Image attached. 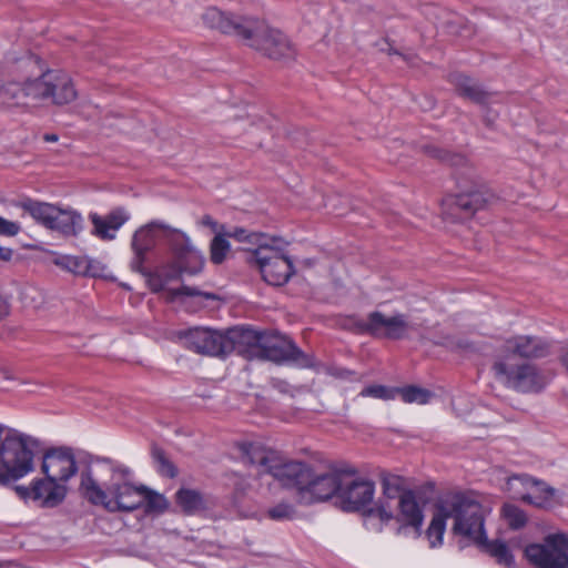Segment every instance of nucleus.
I'll return each mask as SVG.
<instances>
[{
  "label": "nucleus",
  "instance_id": "1",
  "mask_svg": "<svg viewBox=\"0 0 568 568\" xmlns=\"http://www.w3.org/2000/svg\"><path fill=\"white\" fill-rule=\"evenodd\" d=\"M244 459L260 474L272 475L282 486L294 488L298 503L310 505L333 496L338 498L343 475L335 471L315 474L312 466L300 460H285L275 452L248 444Z\"/></svg>",
  "mask_w": 568,
  "mask_h": 568
},
{
  "label": "nucleus",
  "instance_id": "2",
  "mask_svg": "<svg viewBox=\"0 0 568 568\" xmlns=\"http://www.w3.org/2000/svg\"><path fill=\"white\" fill-rule=\"evenodd\" d=\"M132 471L110 459H101L95 470L88 468L81 473L80 491L92 505L101 506L110 513H130L141 507V485L130 481Z\"/></svg>",
  "mask_w": 568,
  "mask_h": 568
},
{
  "label": "nucleus",
  "instance_id": "3",
  "mask_svg": "<svg viewBox=\"0 0 568 568\" xmlns=\"http://www.w3.org/2000/svg\"><path fill=\"white\" fill-rule=\"evenodd\" d=\"M489 513L480 500L468 493H448L436 504V511L426 531L432 548L443 544L446 519L454 520L452 530L455 535L470 542L484 540L485 517Z\"/></svg>",
  "mask_w": 568,
  "mask_h": 568
},
{
  "label": "nucleus",
  "instance_id": "4",
  "mask_svg": "<svg viewBox=\"0 0 568 568\" xmlns=\"http://www.w3.org/2000/svg\"><path fill=\"white\" fill-rule=\"evenodd\" d=\"M160 231L164 232L179 274L196 275L201 273L204 266L203 254L191 243L190 237L184 232L172 229L160 221H152L134 232L131 242L134 253L131 262L132 270L143 271L145 255L155 246Z\"/></svg>",
  "mask_w": 568,
  "mask_h": 568
},
{
  "label": "nucleus",
  "instance_id": "5",
  "mask_svg": "<svg viewBox=\"0 0 568 568\" xmlns=\"http://www.w3.org/2000/svg\"><path fill=\"white\" fill-rule=\"evenodd\" d=\"M41 452L39 439L0 424V463L11 474L27 476L34 470V457Z\"/></svg>",
  "mask_w": 568,
  "mask_h": 568
},
{
  "label": "nucleus",
  "instance_id": "6",
  "mask_svg": "<svg viewBox=\"0 0 568 568\" xmlns=\"http://www.w3.org/2000/svg\"><path fill=\"white\" fill-rule=\"evenodd\" d=\"M493 371L496 378L506 387L521 393L539 392L547 384L546 377L536 365L513 361L511 356H497Z\"/></svg>",
  "mask_w": 568,
  "mask_h": 568
},
{
  "label": "nucleus",
  "instance_id": "7",
  "mask_svg": "<svg viewBox=\"0 0 568 568\" xmlns=\"http://www.w3.org/2000/svg\"><path fill=\"white\" fill-rule=\"evenodd\" d=\"M257 359H266L277 364L293 363L301 368H311L316 365L312 354L300 349L288 337L277 333L265 332Z\"/></svg>",
  "mask_w": 568,
  "mask_h": 568
},
{
  "label": "nucleus",
  "instance_id": "8",
  "mask_svg": "<svg viewBox=\"0 0 568 568\" xmlns=\"http://www.w3.org/2000/svg\"><path fill=\"white\" fill-rule=\"evenodd\" d=\"M525 556L537 568H568V534L547 535L542 542L528 545Z\"/></svg>",
  "mask_w": 568,
  "mask_h": 568
},
{
  "label": "nucleus",
  "instance_id": "9",
  "mask_svg": "<svg viewBox=\"0 0 568 568\" xmlns=\"http://www.w3.org/2000/svg\"><path fill=\"white\" fill-rule=\"evenodd\" d=\"M245 250L253 252L262 277L270 285H284L294 274L292 261L280 248L266 243L260 244L256 248L246 247Z\"/></svg>",
  "mask_w": 568,
  "mask_h": 568
},
{
  "label": "nucleus",
  "instance_id": "10",
  "mask_svg": "<svg viewBox=\"0 0 568 568\" xmlns=\"http://www.w3.org/2000/svg\"><path fill=\"white\" fill-rule=\"evenodd\" d=\"M251 39L244 41L253 49L273 60H290L295 50L288 39L278 30L270 28L264 21L254 19Z\"/></svg>",
  "mask_w": 568,
  "mask_h": 568
},
{
  "label": "nucleus",
  "instance_id": "11",
  "mask_svg": "<svg viewBox=\"0 0 568 568\" xmlns=\"http://www.w3.org/2000/svg\"><path fill=\"white\" fill-rule=\"evenodd\" d=\"M506 490L525 503L539 508H550L556 500L557 490L527 475H516L507 479Z\"/></svg>",
  "mask_w": 568,
  "mask_h": 568
},
{
  "label": "nucleus",
  "instance_id": "12",
  "mask_svg": "<svg viewBox=\"0 0 568 568\" xmlns=\"http://www.w3.org/2000/svg\"><path fill=\"white\" fill-rule=\"evenodd\" d=\"M183 345L202 355L225 357L230 344L226 341V331L211 329L207 327H193L179 333Z\"/></svg>",
  "mask_w": 568,
  "mask_h": 568
},
{
  "label": "nucleus",
  "instance_id": "13",
  "mask_svg": "<svg viewBox=\"0 0 568 568\" xmlns=\"http://www.w3.org/2000/svg\"><path fill=\"white\" fill-rule=\"evenodd\" d=\"M363 328L377 337L403 339L407 337L409 331L416 329V325L408 322L404 314L396 313L386 316L382 312L375 311L368 314L367 320L363 323Z\"/></svg>",
  "mask_w": 568,
  "mask_h": 568
},
{
  "label": "nucleus",
  "instance_id": "14",
  "mask_svg": "<svg viewBox=\"0 0 568 568\" xmlns=\"http://www.w3.org/2000/svg\"><path fill=\"white\" fill-rule=\"evenodd\" d=\"M203 22L211 29L244 39H251L254 28V18L225 13L217 8H209L202 16Z\"/></svg>",
  "mask_w": 568,
  "mask_h": 568
},
{
  "label": "nucleus",
  "instance_id": "15",
  "mask_svg": "<svg viewBox=\"0 0 568 568\" xmlns=\"http://www.w3.org/2000/svg\"><path fill=\"white\" fill-rule=\"evenodd\" d=\"M374 494L375 486L373 481L343 476L338 501L343 510L357 511L372 504Z\"/></svg>",
  "mask_w": 568,
  "mask_h": 568
},
{
  "label": "nucleus",
  "instance_id": "16",
  "mask_svg": "<svg viewBox=\"0 0 568 568\" xmlns=\"http://www.w3.org/2000/svg\"><path fill=\"white\" fill-rule=\"evenodd\" d=\"M42 473L58 483H65L78 471L71 448L60 447L47 450L42 456Z\"/></svg>",
  "mask_w": 568,
  "mask_h": 568
},
{
  "label": "nucleus",
  "instance_id": "17",
  "mask_svg": "<svg viewBox=\"0 0 568 568\" xmlns=\"http://www.w3.org/2000/svg\"><path fill=\"white\" fill-rule=\"evenodd\" d=\"M265 332L256 331L251 327L235 326L226 329V343L230 348L226 349V356L233 352L239 355L253 359L261 354L262 339Z\"/></svg>",
  "mask_w": 568,
  "mask_h": 568
},
{
  "label": "nucleus",
  "instance_id": "18",
  "mask_svg": "<svg viewBox=\"0 0 568 568\" xmlns=\"http://www.w3.org/2000/svg\"><path fill=\"white\" fill-rule=\"evenodd\" d=\"M550 344L537 336L518 335L508 338L497 356H511L513 361L519 358H540L549 354Z\"/></svg>",
  "mask_w": 568,
  "mask_h": 568
},
{
  "label": "nucleus",
  "instance_id": "19",
  "mask_svg": "<svg viewBox=\"0 0 568 568\" xmlns=\"http://www.w3.org/2000/svg\"><path fill=\"white\" fill-rule=\"evenodd\" d=\"M89 219L93 225L91 234L103 240L112 241L122 225L129 221L130 214L123 207H115L106 215L90 213Z\"/></svg>",
  "mask_w": 568,
  "mask_h": 568
},
{
  "label": "nucleus",
  "instance_id": "20",
  "mask_svg": "<svg viewBox=\"0 0 568 568\" xmlns=\"http://www.w3.org/2000/svg\"><path fill=\"white\" fill-rule=\"evenodd\" d=\"M32 484L33 500L39 501L42 507L52 508L60 505L68 493L64 484L58 483L48 476L42 479H34Z\"/></svg>",
  "mask_w": 568,
  "mask_h": 568
},
{
  "label": "nucleus",
  "instance_id": "21",
  "mask_svg": "<svg viewBox=\"0 0 568 568\" xmlns=\"http://www.w3.org/2000/svg\"><path fill=\"white\" fill-rule=\"evenodd\" d=\"M398 520L419 531L424 523L423 507L417 501L415 491L402 493L398 499Z\"/></svg>",
  "mask_w": 568,
  "mask_h": 568
},
{
  "label": "nucleus",
  "instance_id": "22",
  "mask_svg": "<svg viewBox=\"0 0 568 568\" xmlns=\"http://www.w3.org/2000/svg\"><path fill=\"white\" fill-rule=\"evenodd\" d=\"M52 223L49 229L65 236H77L83 230V219L72 209L54 207Z\"/></svg>",
  "mask_w": 568,
  "mask_h": 568
},
{
  "label": "nucleus",
  "instance_id": "23",
  "mask_svg": "<svg viewBox=\"0 0 568 568\" xmlns=\"http://www.w3.org/2000/svg\"><path fill=\"white\" fill-rule=\"evenodd\" d=\"M52 263L74 275L97 276L100 273V263L87 256L55 255Z\"/></svg>",
  "mask_w": 568,
  "mask_h": 568
},
{
  "label": "nucleus",
  "instance_id": "24",
  "mask_svg": "<svg viewBox=\"0 0 568 568\" xmlns=\"http://www.w3.org/2000/svg\"><path fill=\"white\" fill-rule=\"evenodd\" d=\"M51 82L54 88L50 90L48 100L57 105H64L74 101L78 92L74 88L73 81L69 74L61 70H52Z\"/></svg>",
  "mask_w": 568,
  "mask_h": 568
},
{
  "label": "nucleus",
  "instance_id": "25",
  "mask_svg": "<svg viewBox=\"0 0 568 568\" xmlns=\"http://www.w3.org/2000/svg\"><path fill=\"white\" fill-rule=\"evenodd\" d=\"M452 83L456 87L459 95L478 104H486L493 97L491 93L485 91L475 80L465 74H453Z\"/></svg>",
  "mask_w": 568,
  "mask_h": 568
},
{
  "label": "nucleus",
  "instance_id": "26",
  "mask_svg": "<svg viewBox=\"0 0 568 568\" xmlns=\"http://www.w3.org/2000/svg\"><path fill=\"white\" fill-rule=\"evenodd\" d=\"M51 79L52 70H47L45 72H42L38 78L32 80L29 79L24 82L30 104L48 100L50 90L54 88Z\"/></svg>",
  "mask_w": 568,
  "mask_h": 568
},
{
  "label": "nucleus",
  "instance_id": "27",
  "mask_svg": "<svg viewBox=\"0 0 568 568\" xmlns=\"http://www.w3.org/2000/svg\"><path fill=\"white\" fill-rule=\"evenodd\" d=\"M0 102L7 106L30 105L24 82L8 81L0 88Z\"/></svg>",
  "mask_w": 568,
  "mask_h": 568
},
{
  "label": "nucleus",
  "instance_id": "28",
  "mask_svg": "<svg viewBox=\"0 0 568 568\" xmlns=\"http://www.w3.org/2000/svg\"><path fill=\"white\" fill-rule=\"evenodd\" d=\"M491 195L486 192L475 190L462 192L455 196L454 205L467 215H473L476 211L486 206Z\"/></svg>",
  "mask_w": 568,
  "mask_h": 568
},
{
  "label": "nucleus",
  "instance_id": "29",
  "mask_svg": "<svg viewBox=\"0 0 568 568\" xmlns=\"http://www.w3.org/2000/svg\"><path fill=\"white\" fill-rule=\"evenodd\" d=\"M176 503L187 515L197 514L207 507L204 497L193 489H180L176 493Z\"/></svg>",
  "mask_w": 568,
  "mask_h": 568
},
{
  "label": "nucleus",
  "instance_id": "30",
  "mask_svg": "<svg viewBox=\"0 0 568 568\" xmlns=\"http://www.w3.org/2000/svg\"><path fill=\"white\" fill-rule=\"evenodd\" d=\"M21 207L38 223L49 229L52 223L55 205L33 200H26L21 203Z\"/></svg>",
  "mask_w": 568,
  "mask_h": 568
},
{
  "label": "nucleus",
  "instance_id": "31",
  "mask_svg": "<svg viewBox=\"0 0 568 568\" xmlns=\"http://www.w3.org/2000/svg\"><path fill=\"white\" fill-rule=\"evenodd\" d=\"M475 544L478 547L484 548L494 558H496L498 564L504 565L506 568H514V556L511 555L507 545L504 541L496 540L488 542L486 532L484 531V540Z\"/></svg>",
  "mask_w": 568,
  "mask_h": 568
},
{
  "label": "nucleus",
  "instance_id": "32",
  "mask_svg": "<svg viewBox=\"0 0 568 568\" xmlns=\"http://www.w3.org/2000/svg\"><path fill=\"white\" fill-rule=\"evenodd\" d=\"M164 297L169 302L182 300L183 297H201L204 300H217L214 293L202 292L197 287L182 285L179 288L164 290Z\"/></svg>",
  "mask_w": 568,
  "mask_h": 568
},
{
  "label": "nucleus",
  "instance_id": "33",
  "mask_svg": "<svg viewBox=\"0 0 568 568\" xmlns=\"http://www.w3.org/2000/svg\"><path fill=\"white\" fill-rule=\"evenodd\" d=\"M141 495L143 497L141 500V507L144 506L145 511L162 513L163 510L166 509L168 503L162 495L149 489L143 485H141Z\"/></svg>",
  "mask_w": 568,
  "mask_h": 568
},
{
  "label": "nucleus",
  "instance_id": "34",
  "mask_svg": "<svg viewBox=\"0 0 568 568\" xmlns=\"http://www.w3.org/2000/svg\"><path fill=\"white\" fill-rule=\"evenodd\" d=\"M382 487L384 495L389 499L399 498L402 493L408 490L405 487L404 477L394 474H384L382 476Z\"/></svg>",
  "mask_w": 568,
  "mask_h": 568
},
{
  "label": "nucleus",
  "instance_id": "35",
  "mask_svg": "<svg viewBox=\"0 0 568 568\" xmlns=\"http://www.w3.org/2000/svg\"><path fill=\"white\" fill-rule=\"evenodd\" d=\"M396 395H400L405 403H417L420 405L428 403L432 397V393L429 390L417 386L396 388Z\"/></svg>",
  "mask_w": 568,
  "mask_h": 568
},
{
  "label": "nucleus",
  "instance_id": "36",
  "mask_svg": "<svg viewBox=\"0 0 568 568\" xmlns=\"http://www.w3.org/2000/svg\"><path fill=\"white\" fill-rule=\"evenodd\" d=\"M229 237H233L241 243H246L252 248L260 247V244H266L267 239L264 234L248 232L245 229H235L233 232L225 234Z\"/></svg>",
  "mask_w": 568,
  "mask_h": 568
},
{
  "label": "nucleus",
  "instance_id": "37",
  "mask_svg": "<svg viewBox=\"0 0 568 568\" xmlns=\"http://www.w3.org/2000/svg\"><path fill=\"white\" fill-rule=\"evenodd\" d=\"M152 457L156 464L158 471L165 477L173 478L176 476L178 470L175 466L166 458L165 453L158 446L152 447Z\"/></svg>",
  "mask_w": 568,
  "mask_h": 568
},
{
  "label": "nucleus",
  "instance_id": "38",
  "mask_svg": "<svg viewBox=\"0 0 568 568\" xmlns=\"http://www.w3.org/2000/svg\"><path fill=\"white\" fill-rule=\"evenodd\" d=\"M210 251H211V261L214 264H221L225 260V257L230 251V243L224 237V235L216 234L211 242Z\"/></svg>",
  "mask_w": 568,
  "mask_h": 568
},
{
  "label": "nucleus",
  "instance_id": "39",
  "mask_svg": "<svg viewBox=\"0 0 568 568\" xmlns=\"http://www.w3.org/2000/svg\"><path fill=\"white\" fill-rule=\"evenodd\" d=\"M503 516L507 524L514 529L524 527L527 521L526 514L520 508L511 504L504 505Z\"/></svg>",
  "mask_w": 568,
  "mask_h": 568
},
{
  "label": "nucleus",
  "instance_id": "40",
  "mask_svg": "<svg viewBox=\"0 0 568 568\" xmlns=\"http://www.w3.org/2000/svg\"><path fill=\"white\" fill-rule=\"evenodd\" d=\"M359 396L389 400L396 397V388L383 385H369L361 390Z\"/></svg>",
  "mask_w": 568,
  "mask_h": 568
},
{
  "label": "nucleus",
  "instance_id": "41",
  "mask_svg": "<svg viewBox=\"0 0 568 568\" xmlns=\"http://www.w3.org/2000/svg\"><path fill=\"white\" fill-rule=\"evenodd\" d=\"M267 516L277 521L292 520L296 517V510L293 505L280 503L267 510Z\"/></svg>",
  "mask_w": 568,
  "mask_h": 568
},
{
  "label": "nucleus",
  "instance_id": "42",
  "mask_svg": "<svg viewBox=\"0 0 568 568\" xmlns=\"http://www.w3.org/2000/svg\"><path fill=\"white\" fill-rule=\"evenodd\" d=\"M424 150L430 156L439 159L440 161L448 162L453 165L459 164L464 161V159L460 155L453 154L445 150H440L434 145H425Z\"/></svg>",
  "mask_w": 568,
  "mask_h": 568
},
{
  "label": "nucleus",
  "instance_id": "43",
  "mask_svg": "<svg viewBox=\"0 0 568 568\" xmlns=\"http://www.w3.org/2000/svg\"><path fill=\"white\" fill-rule=\"evenodd\" d=\"M367 515L369 517H376L383 523H387V521L392 520L394 517L392 508L388 505L383 504V503L371 507L367 510Z\"/></svg>",
  "mask_w": 568,
  "mask_h": 568
},
{
  "label": "nucleus",
  "instance_id": "44",
  "mask_svg": "<svg viewBox=\"0 0 568 568\" xmlns=\"http://www.w3.org/2000/svg\"><path fill=\"white\" fill-rule=\"evenodd\" d=\"M20 224L0 216V235L14 236L20 232Z\"/></svg>",
  "mask_w": 568,
  "mask_h": 568
},
{
  "label": "nucleus",
  "instance_id": "45",
  "mask_svg": "<svg viewBox=\"0 0 568 568\" xmlns=\"http://www.w3.org/2000/svg\"><path fill=\"white\" fill-rule=\"evenodd\" d=\"M329 374L332 376H335L337 378H343V379H352L351 377L353 375H355L354 372L352 371H348L346 368H342V367H333L329 369Z\"/></svg>",
  "mask_w": 568,
  "mask_h": 568
},
{
  "label": "nucleus",
  "instance_id": "46",
  "mask_svg": "<svg viewBox=\"0 0 568 568\" xmlns=\"http://www.w3.org/2000/svg\"><path fill=\"white\" fill-rule=\"evenodd\" d=\"M17 494L23 499H32L33 500V484L31 486H16Z\"/></svg>",
  "mask_w": 568,
  "mask_h": 568
},
{
  "label": "nucleus",
  "instance_id": "47",
  "mask_svg": "<svg viewBox=\"0 0 568 568\" xmlns=\"http://www.w3.org/2000/svg\"><path fill=\"white\" fill-rule=\"evenodd\" d=\"M201 224H202L203 226H209V227H211V229H212V231H214V232H217V230H219V224H217V222H216V221H214V220L212 219V216H210V215H204V216L202 217V220H201Z\"/></svg>",
  "mask_w": 568,
  "mask_h": 568
},
{
  "label": "nucleus",
  "instance_id": "48",
  "mask_svg": "<svg viewBox=\"0 0 568 568\" xmlns=\"http://www.w3.org/2000/svg\"><path fill=\"white\" fill-rule=\"evenodd\" d=\"M12 250L9 247L0 246V261H10L12 257Z\"/></svg>",
  "mask_w": 568,
  "mask_h": 568
},
{
  "label": "nucleus",
  "instance_id": "49",
  "mask_svg": "<svg viewBox=\"0 0 568 568\" xmlns=\"http://www.w3.org/2000/svg\"><path fill=\"white\" fill-rule=\"evenodd\" d=\"M9 314V304L8 302L0 296V320Z\"/></svg>",
  "mask_w": 568,
  "mask_h": 568
},
{
  "label": "nucleus",
  "instance_id": "50",
  "mask_svg": "<svg viewBox=\"0 0 568 568\" xmlns=\"http://www.w3.org/2000/svg\"><path fill=\"white\" fill-rule=\"evenodd\" d=\"M21 63L24 65V67H28V65H32V64H36L38 63V58L34 57V55H28L26 58H23L21 60Z\"/></svg>",
  "mask_w": 568,
  "mask_h": 568
},
{
  "label": "nucleus",
  "instance_id": "51",
  "mask_svg": "<svg viewBox=\"0 0 568 568\" xmlns=\"http://www.w3.org/2000/svg\"><path fill=\"white\" fill-rule=\"evenodd\" d=\"M43 140L45 142H57L59 140V136L54 133H47L43 135Z\"/></svg>",
  "mask_w": 568,
  "mask_h": 568
},
{
  "label": "nucleus",
  "instance_id": "52",
  "mask_svg": "<svg viewBox=\"0 0 568 568\" xmlns=\"http://www.w3.org/2000/svg\"><path fill=\"white\" fill-rule=\"evenodd\" d=\"M394 53L398 54L399 57H402L405 61H407L408 63H413V55H406V54H402L397 51H394Z\"/></svg>",
  "mask_w": 568,
  "mask_h": 568
},
{
  "label": "nucleus",
  "instance_id": "53",
  "mask_svg": "<svg viewBox=\"0 0 568 568\" xmlns=\"http://www.w3.org/2000/svg\"><path fill=\"white\" fill-rule=\"evenodd\" d=\"M495 118H496V115H495V114H494V115H490V113H489V112H487V114L485 115V121H486V123H487L488 125H490V124L494 122Z\"/></svg>",
  "mask_w": 568,
  "mask_h": 568
},
{
  "label": "nucleus",
  "instance_id": "54",
  "mask_svg": "<svg viewBox=\"0 0 568 568\" xmlns=\"http://www.w3.org/2000/svg\"><path fill=\"white\" fill-rule=\"evenodd\" d=\"M152 287H153V291H154V292H158V291H162V290H164V288H163V285H162V284H160V283H159V284H158V283H153V284H152Z\"/></svg>",
  "mask_w": 568,
  "mask_h": 568
}]
</instances>
